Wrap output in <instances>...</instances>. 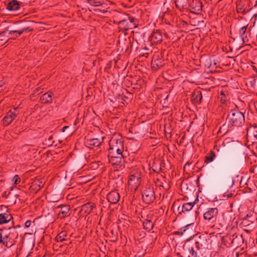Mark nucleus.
Returning a JSON list of instances; mask_svg holds the SVG:
<instances>
[{"instance_id": "nucleus-1", "label": "nucleus", "mask_w": 257, "mask_h": 257, "mask_svg": "<svg viewBox=\"0 0 257 257\" xmlns=\"http://www.w3.org/2000/svg\"><path fill=\"white\" fill-rule=\"evenodd\" d=\"M229 124L236 127L241 126L244 123L245 118L244 113L240 111L237 108L231 109L226 118Z\"/></svg>"}, {"instance_id": "nucleus-2", "label": "nucleus", "mask_w": 257, "mask_h": 257, "mask_svg": "<svg viewBox=\"0 0 257 257\" xmlns=\"http://www.w3.org/2000/svg\"><path fill=\"white\" fill-rule=\"evenodd\" d=\"M164 51L156 52L152 57L151 65L154 70H157L164 65Z\"/></svg>"}, {"instance_id": "nucleus-3", "label": "nucleus", "mask_w": 257, "mask_h": 257, "mask_svg": "<svg viewBox=\"0 0 257 257\" xmlns=\"http://www.w3.org/2000/svg\"><path fill=\"white\" fill-rule=\"evenodd\" d=\"M256 218V214L252 213L249 215L247 214L245 217H244L241 222V225L244 231L249 232L254 228V221Z\"/></svg>"}, {"instance_id": "nucleus-4", "label": "nucleus", "mask_w": 257, "mask_h": 257, "mask_svg": "<svg viewBox=\"0 0 257 257\" xmlns=\"http://www.w3.org/2000/svg\"><path fill=\"white\" fill-rule=\"evenodd\" d=\"M109 148L108 151L123 152L124 151L123 142L120 139H111L109 141Z\"/></svg>"}, {"instance_id": "nucleus-5", "label": "nucleus", "mask_w": 257, "mask_h": 257, "mask_svg": "<svg viewBox=\"0 0 257 257\" xmlns=\"http://www.w3.org/2000/svg\"><path fill=\"white\" fill-rule=\"evenodd\" d=\"M143 199L146 204H151L155 200V195L153 187H146L142 194Z\"/></svg>"}, {"instance_id": "nucleus-6", "label": "nucleus", "mask_w": 257, "mask_h": 257, "mask_svg": "<svg viewBox=\"0 0 257 257\" xmlns=\"http://www.w3.org/2000/svg\"><path fill=\"white\" fill-rule=\"evenodd\" d=\"M251 2L247 0L239 1L236 3V11L238 13L244 15L250 11L252 8L250 7Z\"/></svg>"}, {"instance_id": "nucleus-7", "label": "nucleus", "mask_w": 257, "mask_h": 257, "mask_svg": "<svg viewBox=\"0 0 257 257\" xmlns=\"http://www.w3.org/2000/svg\"><path fill=\"white\" fill-rule=\"evenodd\" d=\"M141 182V178L139 173L131 174L128 182V187L132 190L136 191L140 185Z\"/></svg>"}, {"instance_id": "nucleus-8", "label": "nucleus", "mask_w": 257, "mask_h": 257, "mask_svg": "<svg viewBox=\"0 0 257 257\" xmlns=\"http://www.w3.org/2000/svg\"><path fill=\"white\" fill-rule=\"evenodd\" d=\"M218 214V209L216 207L209 208L203 214L205 220L211 222H215Z\"/></svg>"}, {"instance_id": "nucleus-9", "label": "nucleus", "mask_w": 257, "mask_h": 257, "mask_svg": "<svg viewBox=\"0 0 257 257\" xmlns=\"http://www.w3.org/2000/svg\"><path fill=\"white\" fill-rule=\"evenodd\" d=\"M95 207L96 205L95 203L88 202L81 206V209L78 214L80 217H86L92 211L93 209L95 208Z\"/></svg>"}, {"instance_id": "nucleus-10", "label": "nucleus", "mask_w": 257, "mask_h": 257, "mask_svg": "<svg viewBox=\"0 0 257 257\" xmlns=\"http://www.w3.org/2000/svg\"><path fill=\"white\" fill-rule=\"evenodd\" d=\"M163 40V36L160 30H154L149 37L151 44H160Z\"/></svg>"}, {"instance_id": "nucleus-11", "label": "nucleus", "mask_w": 257, "mask_h": 257, "mask_svg": "<svg viewBox=\"0 0 257 257\" xmlns=\"http://www.w3.org/2000/svg\"><path fill=\"white\" fill-rule=\"evenodd\" d=\"M17 107L13 108V111L11 109L3 118V123L6 125H9L12 121L17 116L18 113H16Z\"/></svg>"}, {"instance_id": "nucleus-12", "label": "nucleus", "mask_w": 257, "mask_h": 257, "mask_svg": "<svg viewBox=\"0 0 257 257\" xmlns=\"http://www.w3.org/2000/svg\"><path fill=\"white\" fill-rule=\"evenodd\" d=\"M106 198L110 203L116 204L120 199V195L117 190H114L107 194Z\"/></svg>"}, {"instance_id": "nucleus-13", "label": "nucleus", "mask_w": 257, "mask_h": 257, "mask_svg": "<svg viewBox=\"0 0 257 257\" xmlns=\"http://www.w3.org/2000/svg\"><path fill=\"white\" fill-rule=\"evenodd\" d=\"M43 186L42 181L40 179H36L34 180L31 186L29 187V190L31 192L36 193H37Z\"/></svg>"}, {"instance_id": "nucleus-14", "label": "nucleus", "mask_w": 257, "mask_h": 257, "mask_svg": "<svg viewBox=\"0 0 257 257\" xmlns=\"http://www.w3.org/2000/svg\"><path fill=\"white\" fill-rule=\"evenodd\" d=\"M22 5V2H19L17 0H12L7 5L6 9L9 11H16L19 10Z\"/></svg>"}, {"instance_id": "nucleus-15", "label": "nucleus", "mask_w": 257, "mask_h": 257, "mask_svg": "<svg viewBox=\"0 0 257 257\" xmlns=\"http://www.w3.org/2000/svg\"><path fill=\"white\" fill-rule=\"evenodd\" d=\"M53 93L48 91L42 94L40 98V102L42 104H50L52 102Z\"/></svg>"}, {"instance_id": "nucleus-16", "label": "nucleus", "mask_w": 257, "mask_h": 257, "mask_svg": "<svg viewBox=\"0 0 257 257\" xmlns=\"http://www.w3.org/2000/svg\"><path fill=\"white\" fill-rule=\"evenodd\" d=\"M58 207L60 208L58 216L60 218H64L70 215L69 211L70 206L67 205L59 206Z\"/></svg>"}, {"instance_id": "nucleus-17", "label": "nucleus", "mask_w": 257, "mask_h": 257, "mask_svg": "<svg viewBox=\"0 0 257 257\" xmlns=\"http://www.w3.org/2000/svg\"><path fill=\"white\" fill-rule=\"evenodd\" d=\"M189 6L191 9V12L192 13L199 14L202 11V3L199 1L192 3Z\"/></svg>"}, {"instance_id": "nucleus-18", "label": "nucleus", "mask_w": 257, "mask_h": 257, "mask_svg": "<svg viewBox=\"0 0 257 257\" xmlns=\"http://www.w3.org/2000/svg\"><path fill=\"white\" fill-rule=\"evenodd\" d=\"M103 142V139H102L101 141L97 138H93L90 139H87L85 141V143L89 147H99L102 142Z\"/></svg>"}, {"instance_id": "nucleus-19", "label": "nucleus", "mask_w": 257, "mask_h": 257, "mask_svg": "<svg viewBox=\"0 0 257 257\" xmlns=\"http://www.w3.org/2000/svg\"><path fill=\"white\" fill-rule=\"evenodd\" d=\"M247 26V25L245 26H243L240 28L239 30V37L242 40L243 44H245L248 42V39L247 36L245 35Z\"/></svg>"}, {"instance_id": "nucleus-20", "label": "nucleus", "mask_w": 257, "mask_h": 257, "mask_svg": "<svg viewBox=\"0 0 257 257\" xmlns=\"http://www.w3.org/2000/svg\"><path fill=\"white\" fill-rule=\"evenodd\" d=\"M222 239L224 240L225 244L228 246H233L234 238V233H229L227 234L225 236L223 237Z\"/></svg>"}, {"instance_id": "nucleus-21", "label": "nucleus", "mask_w": 257, "mask_h": 257, "mask_svg": "<svg viewBox=\"0 0 257 257\" xmlns=\"http://www.w3.org/2000/svg\"><path fill=\"white\" fill-rule=\"evenodd\" d=\"M13 219L12 216L8 213L0 214V224L7 223Z\"/></svg>"}, {"instance_id": "nucleus-22", "label": "nucleus", "mask_w": 257, "mask_h": 257, "mask_svg": "<svg viewBox=\"0 0 257 257\" xmlns=\"http://www.w3.org/2000/svg\"><path fill=\"white\" fill-rule=\"evenodd\" d=\"M233 246L236 247L241 246V244L243 242V239L241 234L234 233Z\"/></svg>"}, {"instance_id": "nucleus-23", "label": "nucleus", "mask_w": 257, "mask_h": 257, "mask_svg": "<svg viewBox=\"0 0 257 257\" xmlns=\"http://www.w3.org/2000/svg\"><path fill=\"white\" fill-rule=\"evenodd\" d=\"M33 29L30 27H25L19 30H12L10 31L9 34L12 35L13 34L17 33L19 36L21 35L24 32H29L33 31Z\"/></svg>"}, {"instance_id": "nucleus-24", "label": "nucleus", "mask_w": 257, "mask_h": 257, "mask_svg": "<svg viewBox=\"0 0 257 257\" xmlns=\"http://www.w3.org/2000/svg\"><path fill=\"white\" fill-rule=\"evenodd\" d=\"M151 168L154 172L159 173L162 170V162L160 160L154 161Z\"/></svg>"}, {"instance_id": "nucleus-25", "label": "nucleus", "mask_w": 257, "mask_h": 257, "mask_svg": "<svg viewBox=\"0 0 257 257\" xmlns=\"http://www.w3.org/2000/svg\"><path fill=\"white\" fill-rule=\"evenodd\" d=\"M123 157V156L121 157L118 155V156L117 157H108V159L109 162L112 165H119L121 164Z\"/></svg>"}, {"instance_id": "nucleus-26", "label": "nucleus", "mask_w": 257, "mask_h": 257, "mask_svg": "<svg viewBox=\"0 0 257 257\" xmlns=\"http://www.w3.org/2000/svg\"><path fill=\"white\" fill-rule=\"evenodd\" d=\"M154 226V223H153L152 220L149 219H146L143 222V228L147 231H150L153 229Z\"/></svg>"}, {"instance_id": "nucleus-27", "label": "nucleus", "mask_w": 257, "mask_h": 257, "mask_svg": "<svg viewBox=\"0 0 257 257\" xmlns=\"http://www.w3.org/2000/svg\"><path fill=\"white\" fill-rule=\"evenodd\" d=\"M195 204V201L184 203L181 207V211L184 213H186L192 209Z\"/></svg>"}, {"instance_id": "nucleus-28", "label": "nucleus", "mask_w": 257, "mask_h": 257, "mask_svg": "<svg viewBox=\"0 0 257 257\" xmlns=\"http://www.w3.org/2000/svg\"><path fill=\"white\" fill-rule=\"evenodd\" d=\"M216 157L215 153L211 151L205 157V163L206 164H209L213 161L214 159Z\"/></svg>"}, {"instance_id": "nucleus-29", "label": "nucleus", "mask_w": 257, "mask_h": 257, "mask_svg": "<svg viewBox=\"0 0 257 257\" xmlns=\"http://www.w3.org/2000/svg\"><path fill=\"white\" fill-rule=\"evenodd\" d=\"M4 236H6V239L7 240L9 248L15 244V241L13 238V233L10 232L8 234L5 235Z\"/></svg>"}, {"instance_id": "nucleus-30", "label": "nucleus", "mask_w": 257, "mask_h": 257, "mask_svg": "<svg viewBox=\"0 0 257 257\" xmlns=\"http://www.w3.org/2000/svg\"><path fill=\"white\" fill-rule=\"evenodd\" d=\"M193 100L194 103H200L202 99V92L200 91H198L193 94Z\"/></svg>"}, {"instance_id": "nucleus-31", "label": "nucleus", "mask_w": 257, "mask_h": 257, "mask_svg": "<svg viewBox=\"0 0 257 257\" xmlns=\"http://www.w3.org/2000/svg\"><path fill=\"white\" fill-rule=\"evenodd\" d=\"M67 231L65 230L62 231L57 235L56 237V240L57 242H62L66 240L65 237L67 236Z\"/></svg>"}, {"instance_id": "nucleus-32", "label": "nucleus", "mask_w": 257, "mask_h": 257, "mask_svg": "<svg viewBox=\"0 0 257 257\" xmlns=\"http://www.w3.org/2000/svg\"><path fill=\"white\" fill-rule=\"evenodd\" d=\"M189 0H178L175 1V6L176 7L181 10V9H183L184 7L186 6Z\"/></svg>"}, {"instance_id": "nucleus-33", "label": "nucleus", "mask_w": 257, "mask_h": 257, "mask_svg": "<svg viewBox=\"0 0 257 257\" xmlns=\"http://www.w3.org/2000/svg\"><path fill=\"white\" fill-rule=\"evenodd\" d=\"M205 240L202 239L201 236H199V239L198 240H196L195 242V247L197 250L199 251L200 249L203 246V243Z\"/></svg>"}, {"instance_id": "nucleus-34", "label": "nucleus", "mask_w": 257, "mask_h": 257, "mask_svg": "<svg viewBox=\"0 0 257 257\" xmlns=\"http://www.w3.org/2000/svg\"><path fill=\"white\" fill-rule=\"evenodd\" d=\"M6 236H3L0 233V245H4L5 247L9 248L7 240L6 239Z\"/></svg>"}, {"instance_id": "nucleus-35", "label": "nucleus", "mask_w": 257, "mask_h": 257, "mask_svg": "<svg viewBox=\"0 0 257 257\" xmlns=\"http://www.w3.org/2000/svg\"><path fill=\"white\" fill-rule=\"evenodd\" d=\"M123 152H115V151H108V157H117L119 156L123 157V155L122 154Z\"/></svg>"}, {"instance_id": "nucleus-36", "label": "nucleus", "mask_w": 257, "mask_h": 257, "mask_svg": "<svg viewBox=\"0 0 257 257\" xmlns=\"http://www.w3.org/2000/svg\"><path fill=\"white\" fill-rule=\"evenodd\" d=\"M188 251H189V252L191 254L192 256H193V257L198 256L197 251L195 250L194 249V248L192 246L189 247Z\"/></svg>"}, {"instance_id": "nucleus-37", "label": "nucleus", "mask_w": 257, "mask_h": 257, "mask_svg": "<svg viewBox=\"0 0 257 257\" xmlns=\"http://www.w3.org/2000/svg\"><path fill=\"white\" fill-rule=\"evenodd\" d=\"M12 182L16 185L19 184L21 182V178L19 176L15 175L12 179Z\"/></svg>"}, {"instance_id": "nucleus-38", "label": "nucleus", "mask_w": 257, "mask_h": 257, "mask_svg": "<svg viewBox=\"0 0 257 257\" xmlns=\"http://www.w3.org/2000/svg\"><path fill=\"white\" fill-rule=\"evenodd\" d=\"M143 50H145L146 52H144L142 55V56H144L146 58L148 57L150 53H152V51L150 50L147 47H145L143 48Z\"/></svg>"}, {"instance_id": "nucleus-39", "label": "nucleus", "mask_w": 257, "mask_h": 257, "mask_svg": "<svg viewBox=\"0 0 257 257\" xmlns=\"http://www.w3.org/2000/svg\"><path fill=\"white\" fill-rule=\"evenodd\" d=\"M232 196H233V194L232 193H229L228 192H225L223 195V197L224 198V199L231 198Z\"/></svg>"}, {"instance_id": "nucleus-40", "label": "nucleus", "mask_w": 257, "mask_h": 257, "mask_svg": "<svg viewBox=\"0 0 257 257\" xmlns=\"http://www.w3.org/2000/svg\"><path fill=\"white\" fill-rule=\"evenodd\" d=\"M185 231H186L185 229H184V228H180L178 231H176L175 232V234L179 235H183V232H185Z\"/></svg>"}, {"instance_id": "nucleus-41", "label": "nucleus", "mask_w": 257, "mask_h": 257, "mask_svg": "<svg viewBox=\"0 0 257 257\" xmlns=\"http://www.w3.org/2000/svg\"><path fill=\"white\" fill-rule=\"evenodd\" d=\"M128 22H127V20H121L119 22L118 24L119 25H121V24H123L125 25V26L127 27H129L130 26H128Z\"/></svg>"}, {"instance_id": "nucleus-42", "label": "nucleus", "mask_w": 257, "mask_h": 257, "mask_svg": "<svg viewBox=\"0 0 257 257\" xmlns=\"http://www.w3.org/2000/svg\"><path fill=\"white\" fill-rule=\"evenodd\" d=\"M43 87H39L35 89L34 92L35 94H37V93L38 94L41 93L42 92L41 91V90H43Z\"/></svg>"}, {"instance_id": "nucleus-43", "label": "nucleus", "mask_w": 257, "mask_h": 257, "mask_svg": "<svg viewBox=\"0 0 257 257\" xmlns=\"http://www.w3.org/2000/svg\"><path fill=\"white\" fill-rule=\"evenodd\" d=\"M52 139H53L52 136H50L49 137V138L48 139V142L49 144H50V145H52L54 143V141H52Z\"/></svg>"}, {"instance_id": "nucleus-44", "label": "nucleus", "mask_w": 257, "mask_h": 257, "mask_svg": "<svg viewBox=\"0 0 257 257\" xmlns=\"http://www.w3.org/2000/svg\"><path fill=\"white\" fill-rule=\"evenodd\" d=\"M31 224V220H27L26 221L25 223V226L26 227L28 228V227H29L30 226Z\"/></svg>"}, {"instance_id": "nucleus-45", "label": "nucleus", "mask_w": 257, "mask_h": 257, "mask_svg": "<svg viewBox=\"0 0 257 257\" xmlns=\"http://www.w3.org/2000/svg\"><path fill=\"white\" fill-rule=\"evenodd\" d=\"M128 20L130 23H134L135 22L136 19L133 17H129Z\"/></svg>"}, {"instance_id": "nucleus-46", "label": "nucleus", "mask_w": 257, "mask_h": 257, "mask_svg": "<svg viewBox=\"0 0 257 257\" xmlns=\"http://www.w3.org/2000/svg\"><path fill=\"white\" fill-rule=\"evenodd\" d=\"M10 192H8V193L7 194V192H5L3 193V195H2V196L3 197H6V198H7V196L10 194Z\"/></svg>"}, {"instance_id": "nucleus-47", "label": "nucleus", "mask_w": 257, "mask_h": 257, "mask_svg": "<svg viewBox=\"0 0 257 257\" xmlns=\"http://www.w3.org/2000/svg\"><path fill=\"white\" fill-rule=\"evenodd\" d=\"M68 127H69V126H64V127L62 128V131L63 132H65V130H66V129H67V128H68Z\"/></svg>"}, {"instance_id": "nucleus-48", "label": "nucleus", "mask_w": 257, "mask_h": 257, "mask_svg": "<svg viewBox=\"0 0 257 257\" xmlns=\"http://www.w3.org/2000/svg\"><path fill=\"white\" fill-rule=\"evenodd\" d=\"M4 84V83L2 81H0V87H2Z\"/></svg>"}, {"instance_id": "nucleus-49", "label": "nucleus", "mask_w": 257, "mask_h": 257, "mask_svg": "<svg viewBox=\"0 0 257 257\" xmlns=\"http://www.w3.org/2000/svg\"><path fill=\"white\" fill-rule=\"evenodd\" d=\"M253 136L257 139V131L254 133Z\"/></svg>"}, {"instance_id": "nucleus-50", "label": "nucleus", "mask_w": 257, "mask_h": 257, "mask_svg": "<svg viewBox=\"0 0 257 257\" xmlns=\"http://www.w3.org/2000/svg\"><path fill=\"white\" fill-rule=\"evenodd\" d=\"M252 69H253L254 71H255L257 72V69L256 68V67H255V66H252Z\"/></svg>"}, {"instance_id": "nucleus-51", "label": "nucleus", "mask_w": 257, "mask_h": 257, "mask_svg": "<svg viewBox=\"0 0 257 257\" xmlns=\"http://www.w3.org/2000/svg\"><path fill=\"white\" fill-rule=\"evenodd\" d=\"M94 3H95V6H98V4H99V3H100V2H94Z\"/></svg>"}, {"instance_id": "nucleus-52", "label": "nucleus", "mask_w": 257, "mask_h": 257, "mask_svg": "<svg viewBox=\"0 0 257 257\" xmlns=\"http://www.w3.org/2000/svg\"><path fill=\"white\" fill-rule=\"evenodd\" d=\"M212 0H205L206 2L209 3L211 2Z\"/></svg>"}, {"instance_id": "nucleus-53", "label": "nucleus", "mask_w": 257, "mask_h": 257, "mask_svg": "<svg viewBox=\"0 0 257 257\" xmlns=\"http://www.w3.org/2000/svg\"><path fill=\"white\" fill-rule=\"evenodd\" d=\"M20 227V225H17V226H13V228H16V227Z\"/></svg>"}, {"instance_id": "nucleus-54", "label": "nucleus", "mask_w": 257, "mask_h": 257, "mask_svg": "<svg viewBox=\"0 0 257 257\" xmlns=\"http://www.w3.org/2000/svg\"><path fill=\"white\" fill-rule=\"evenodd\" d=\"M257 6V1L255 2V4L254 5V7H256Z\"/></svg>"}, {"instance_id": "nucleus-55", "label": "nucleus", "mask_w": 257, "mask_h": 257, "mask_svg": "<svg viewBox=\"0 0 257 257\" xmlns=\"http://www.w3.org/2000/svg\"><path fill=\"white\" fill-rule=\"evenodd\" d=\"M221 101L223 102V101H225V100H224V99H223L222 98H221Z\"/></svg>"}, {"instance_id": "nucleus-56", "label": "nucleus", "mask_w": 257, "mask_h": 257, "mask_svg": "<svg viewBox=\"0 0 257 257\" xmlns=\"http://www.w3.org/2000/svg\"><path fill=\"white\" fill-rule=\"evenodd\" d=\"M221 101L223 102V101H225V100H224V99H223L222 98H221Z\"/></svg>"}, {"instance_id": "nucleus-57", "label": "nucleus", "mask_w": 257, "mask_h": 257, "mask_svg": "<svg viewBox=\"0 0 257 257\" xmlns=\"http://www.w3.org/2000/svg\"><path fill=\"white\" fill-rule=\"evenodd\" d=\"M189 225H189V224H188V225H187L185 226L184 228H185V227H188V226H189Z\"/></svg>"}, {"instance_id": "nucleus-58", "label": "nucleus", "mask_w": 257, "mask_h": 257, "mask_svg": "<svg viewBox=\"0 0 257 257\" xmlns=\"http://www.w3.org/2000/svg\"><path fill=\"white\" fill-rule=\"evenodd\" d=\"M180 206H179V207H178V209L179 210H180Z\"/></svg>"}, {"instance_id": "nucleus-59", "label": "nucleus", "mask_w": 257, "mask_h": 257, "mask_svg": "<svg viewBox=\"0 0 257 257\" xmlns=\"http://www.w3.org/2000/svg\"><path fill=\"white\" fill-rule=\"evenodd\" d=\"M16 236L17 237L18 236V233L16 232Z\"/></svg>"}, {"instance_id": "nucleus-60", "label": "nucleus", "mask_w": 257, "mask_h": 257, "mask_svg": "<svg viewBox=\"0 0 257 257\" xmlns=\"http://www.w3.org/2000/svg\"><path fill=\"white\" fill-rule=\"evenodd\" d=\"M197 200H198V198H196V199H195V201L196 202V201H197Z\"/></svg>"}, {"instance_id": "nucleus-61", "label": "nucleus", "mask_w": 257, "mask_h": 257, "mask_svg": "<svg viewBox=\"0 0 257 257\" xmlns=\"http://www.w3.org/2000/svg\"><path fill=\"white\" fill-rule=\"evenodd\" d=\"M197 200H198V198H196V199H195V201L196 202V201H197Z\"/></svg>"}]
</instances>
